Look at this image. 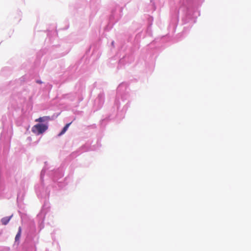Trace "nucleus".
Returning <instances> with one entry per match:
<instances>
[{
    "instance_id": "nucleus-1",
    "label": "nucleus",
    "mask_w": 251,
    "mask_h": 251,
    "mask_svg": "<svg viewBox=\"0 0 251 251\" xmlns=\"http://www.w3.org/2000/svg\"><path fill=\"white\" fill-rule=\"evenodd\" d=\"M48 126L44 124H38L34 125L32 127V132L36 134L39 135L44 133L47 129Z\"/></svg>"
},
{
    "instance_id": "nucleus-2",
    "label": "nucleus",
    "mask_w": 251,
    "mask_h": 251,
    "mask_svg": "<svg viewBox=\"0 0 251 251\" xmlns=\"http://www.w3.org/2000/svg\"><path fill=\"white\" fill-rule=\"evenodd\" d=\"M71 124H72V122L66 124V126L62 129V131L58 134V135L59 136H60L62 135L63 134H64L66 132V131L67 130L68 128H69V126L71 125Z\"/></svg>"
},
{
    "instance_id": "nucleus-3",
    "label": "nucleus",
    "mask_w": 251,
    "mask_h": 251,
    "mask_svg": "<svg viewBox=\"0 0 251 251\" xmlns=\"http://www.w3.org/2000/svg\"><path fill=\"white\" fill-rule=\"evenodd\" d=\"M11 218V216L6 217L3 218L1 220L2 225H7L8 224V223L9 222V221L10 220Z\"/></svg>"
},
{
    "instance_id": "nucleus-4",
    "label": "nucleus",
    "mask_w": 251,
    "mask_h": 251,
    "mask_svg": "<svg viewBox=\"0 0 251 251\" xmlns=\"http://www.w3.org/2000/svg\"><path fill=\"white\" fill-rule=\"evenodd\" d=\"M49 119H50L49 117L44 116L43 117H40L39 118L36 119L35 121L41 123V122H44L45 121L49 120Z\"/></svg>"
},
{
    "instance_id": "nucleus-5",
    "label": "nucleus",
    "mask_w": 251,
    "mask_h": 251,
    "mask_svg": "<svg viewBox=\"0 0 251 251\" xmlns=\"http://www.w3.org/2000/svg\"><path fill=\"white\" fill-rule=\"evenodd\" d=\"M21 232H22V228H21V227L20 226L19 227L18 232L15 237V241H18L19 240L20 238L21 237Z\"/></svg>"
},
{
    "instance_id": "nucleus-6",
    "label": "nucleus",
    "mask_w": 251,
    "mask_h": 251,
    "mask_svg": "<svg viewBox=\"0 0 251 251\" xmlns=\"http://www.w3.org/2000/svg\"><path fill=\"white\" fill-rule=\"evenodd\" d=\"M36 82H37V83H42V82L40 80H37Z\"/></svg>"
}]
</instances>
